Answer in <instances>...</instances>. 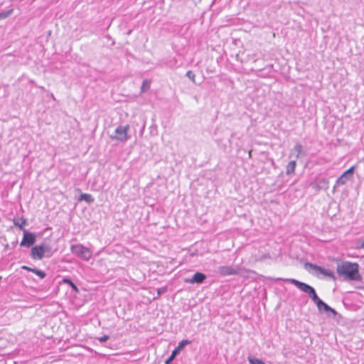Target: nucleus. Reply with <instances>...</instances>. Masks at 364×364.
<instances>
[{"mask_svg": "<svg viewBox=\"0 0 364 364\" xmlns=\"http://www.w3.org/2000/svg\"><path fill=\"white\" fill-rule=\"evenodd\" d=\"M191 343V341L189 340H182L178 343V346L171 352V355L167 358L165 361V364H171V363L175 359L178 353L184 348V347L187 345Z\"/></svg>", "mask_w": 364, "mask_h": 364, "instance_id": "obj_7", "label": "nucleus"}, {"mask_svg": "<svg viewBox=\"0 0 364 364\" xmlns=\"http://www.w3.org/2000/svg\"><path fill=\"white\" fill-rule=\"evenodd\" d=\"M359 248L364 249V240L362 241L361 244L360 245Z\"/></svg>", "mask_w": 364, "mask_h": 364, "instance_id": "obj_28", "label": "nucleus"}, {"mask_svg": "<svg viewBox=\"0 0 364 364\" xmlns=\"http://www.w3.org/2000/svg\"><path fill=\"white\" fill-rule=\"evenodd\" d=\"M62 282L69 285L71 287L72 290L74 291L75 292L77 293L79 291L77 285L70 278L63 277L62 279Z\"/></svg>", "mask_w": 364, "mask_h": 364, "instance_id": "obj_18", "label": "nucleus"}, {"mask_svg": "<svg viewBox=\"0 0 364 364\" xmlns=\"http://www.w3.org/2000/svg\"><path fill=\"white\" fill-rule=\"evenodd\" d=\"M354 170L355 166H351L350 168H348L347 171L343 173V174L337 178L336 181V185L342 186L346 184L353 177Z\"/></svg>", "mask_w": 364, "mask_h": 364, "instance_id": "obj_8", "label": "nucleus"}, {"mask_svg": "<svg viewBox=\"0 0 364 364\" xmlns=\"http://www.w3.org/2000/svg\"><path fill=\"white\" fill-rule=\"evenodd\" d=\"M206 279L207 276L204 273L197 272L191 277L186 278L184 282L187 284H201Z\"/></svg>", "mask_w": 364, "mask_h": 364, "instance_id": "obj_9", "label": "nucleus"}, {"mask_svg": "<svg viewBox=\"0 0 364 364\" xmlns=\"http://www.w3.org/2000/svg\"><path fill=\"white\" fill-rule=\"evenodd\" d=\"M311 186L316 191H320L321 189L326 190L328 188V181L326 178H318L315 183L311 184Z\"/></svg>", "mask_w": 364, "mask_h": 364, "instance_id": "obj_12", "label": "nucleus"}, {"mask_svg": "<svg viewBox=\"0 0 364 364\" xmlns=\"http://www.w3.org/2000/svg\"><path fill=\"white\" fill-rule=\"evenodd\" d=\"M186 76L188 77L193 83H196V75L192 70L187 71Z\"/></svg>", "mask_w": 364, "mask_h": 364, "instance_id": "obj_23", "label": "nucleus"}, {"mask_svg": "<svg viewBox=\"0 0 364 364\" xmlns=\"http://www.w3.org/2000/svg\"><path fill=\"white\" fill-rule=\"evenodd\" d=\"M294 151L296 152V159H299L303 151V146L300 144H297L294 147Z\"/></svg>", "mask_w": 364, "mask_h": 364, "instance_id": "obj_20", "label": "nucleus"}, {"mask_svg": "<svg viewBox=\"0 0 364 364\" xmlns=\"http://www.w3.org/2000/svg\"><path fill=\"white\" fill-rule=\"evenodd\" d=\"M247 360L250 364H265L261 359L252 356H248Z\"/></svg>", "mask_w": 364, "mask_h": 364, "instance_id": "obj_21", "label": "nucleus"}, {"mask_svg": "<svg viewBox=\"0 0 364 364\" xmlns=\"http://www.w3.org/2000/svg\"><path fill=\"white\" fill-rule=\"evenodd\" d=\"M167 291V287H162L157 289L158 296H161V294L166 293Z\"/></svg>", "mask_w": 364, "mask_h": 364, "instance_id": "obj_24", "label": "nucleus"}, {"mask_svg": "<svg viewBox=\"0 0 364 364\" xmlns=\"http://www.w3.org/2000/svg\"><path fill=\"white\" fill-rule=\"evenodd\" d=\"M339 276H343L345 280L360 282L362 276L359 273V265L356 262L345 261L338 264L336 267Z\"/></svg>", "mask_w": 364, "mask_h": 364, "instance_id": "obj_1", "label": "nucleus"}, {"mask_svg": "<svg viewBox=\"0 0 364 364\" xmlns=\"http://www.w3.org/2000/svg\"><path fill=\"white\" fill-rule=\"evenodd\" d=\"M189 28V26H186V25H184L181 27V30H183L185 29V31L186 32Z\"/></svg>", "mask_w": 364, "mask_h": 364, "instance_id": "obj_27", "label": "nucleus"}, {"mask_svg": "<svg viewBox=\"0 0 364 364\" xmlns=\"http://www.w3.org/2000/svg\"><path fill=\"white\" fill-rule=\"evenodd\" d=\"M39 245L42 247V250L46 255V257L50 258L51 256H53L54 251L53 250L50 243L44 241Z\"/></svg>", "mask_w": 364, "mask_h": 364, "instance_id": "obj_15", "label": "nucleus"}, {"mask_svg": "<svg viewBox=\"0 0 364 364\" xmlns=\"http://www.w3.org/2000/svg\"><path fill=\"white\" fill-rule=\"evenodd\" d=\"M149 88V85L146 82V80H144L142 85H141V92H145Z\"/></svg>", "mask_w": 364, "mask_h": 364, "instance_id": "obj_25", "label": "nucleus"}, {"mask_svg": "<svg viewBox=\"0 0 364 364\" xmlns=\"http://www.w3.org/2000/svg\"><path fill=\"white\" fill-rule=\"evenodd\" d=\"M21 268L22 269L27 270L28 272L34 273L41 279H44L46 277V273L44 271L38 269L37 268H33L26 265L21 266Z\"/></svg>", "mask_w": 364, "mask_h": 364, "instance_id": "obj_14", "label": "nucleus"}, {"mask_svg": "<svg viewBox=\"0 0 364 364\" xmlns=\"http://www.w3.org/2000/svg\"><path fill=\"white\" fill-rule=\"evenodd\" d=\"M109 336L104 335L103 336L99 338L98 340L100 341V342L104 343V342L107 341L109 339Z\"/></svg>", "mask_w": 364, "mask_h": 364, "instance_id": "obj_26", "label": "nucleus"}, {"mask_svg": "<svg viewBox=\"0 0 364 364\" xmlns=\"http://www.w3.org/2000/svg\"><path fill=\"white\" fill-rule=\"evenodd\" d=\"M12 12H13L12 9L7 11L0 12V19L1 20V19H5V18H8L9 16H11Z\"/></svg>", "mask_w": 364, "mask_h": 364, "instance_id": "obj_22", "label": "nucleus"}, {"mask_svg": "<svg viewBox=\"0 0 364 364\" xmlns=\"http://www.w3.org/2000/svg\"><path fill=\"white\" fill-rule=\"evenodd\" d=\"M14 224L15 226L18 227L23 232V230H26L24 228V225L26 224V220L23 218L14 220Z\"/></svg>", "mask_w": 364, "mask_h": 364, "instance_id": "obj_19", "label": "nucleus"}, {"mask_svg": "<svg viewBox=\"0 0 364 364\" xmlns=\"http://www.w3.org/2000/svg\"><path fill=\"white\" fill-rule=\"evenodd\" d=\"M316 306L320 311H323L326 313H331L333 316L337 315V311L326 304L323 300L318 301Z\"/></svg>", "mask_w": 364, "mask_h": 364, "instance_id": "obj_13", "label": "nucleus"}, {"mask_svg": "<svg viewBox=\"0 0 364 364\" xmlns=\"http://www.w3.org/2000/svg\"><path fill=\"white\" fill-rule=\"evenodd\" d=\"M23 238L21 241L20 245L27 248L32 247L36 242V234L28 231V230H23Z\"/></svg>", "mask_w": 364, "mask_h": 364, "instance_id": "obj_5", "label": "nucleus"}, {"mask_svg": "<svg viewBox=\"0 0 364 364\" xmlns=\"http://www.w3.org/2000/svg\"><path fill=\"white\" fill-rule=\"evenodd\" d=\"M309 265L314 269H315L316 272H319L320 274H321L326 277H328L331 279H333L334 280L336 279L335 274L333 271H331L328 269H325L322 267H320V266H318V265L314 264H309Z\"/></svg>", "mask_w": 364, "mask_h": 364, "instance_id": "obj_11", "label": "nucleus"}, {"mask_svg": "<svg viewBox=\"0 0 364 364\" xmlns=\"http://www.w3.org/2000/svg\"><path fill=\"white\" fill-rule=\"evenodd\" d=\"M30 256L34 260H41L43 257H46L42 247L39 245L31 247Z\"/></svg>", "mask_w": 364, "mask_h": 364, "instance_id": "obj_10", "label": "nucleus"}, {"mask_svg": "<svg viewBox=\"0 0 364 364\" xmlns=\"http://www.w3.org/2000/svg\"><path fill=\"white\" fill-rule=\"evenodd\" d=\"M70 251L73 255L85 261H88L92 255V251L82 244L72 245Z\"/></svg>", "mask_w": 364, "mask_h": 364, "instance_id": "obj_3", "label": "nucleus"}, {"mask_svg": "<svg viewBox=\"0 0 364 364\" xmlns=\"http://www.w3.org/2000/svg\"><path fill=\"white\" fill-rule=\"evenodd\" d=\"M239 267L237 266H220L217 272L223 277L237 275L239 273Z\"/></svg>", "mask_w": 364, "mask_h": 364, "instance_id": "obj_6", "label": "nucleus"}, {"mask_svg": "<svg viewBox=\"0 0 364 364\" xmlns=\"http://www.w3.org/2000/svg\"><path fill=\"white\" fill-rule=\"evenodd\" d=\"M129 130V125L126 126H118L114 131V134L111 135L110 138L112 140L119 141L121 142L127 141L130 136L128 134Z\"/></svg>", "mask_w": 364, "mask_h": 364, "instance_id": "obj_4", "label": "nucleus"}, {"mask_svg": "<svg viewBox=\"0 0 364 364\" xmlns=\"http://www.w3.org/2000/svg\"><path fill=\"white\" fill-rule=\"evenodd\" d=\"M78 200H80V201L84 200V201L87 202L88 204H91L95 202V198L91 194L82 193L80 196Z\"/></svg>", "mask_w": 364, "mask_h": 364, "instance_id": "obj_17", "label": "nucleus"}, {"mask_svg": "<svg viewBox=\"0 0 364 364\" xmlns=\"http://www.w3.org/2000/svg\"><path fill=\"white\" fill-rule=\"evenodd\" d=\"M274 281H285L287 282H289L294 286H296L299 290L301 291L306 293L308 294V296L311 299V300L317 304L318 303V301H321V299L318 296L315 289L309 285L308 284H306L304 282H300L299 280H296L295 279H282V278H275L273 279Z\"/></svg>", "mask_w": 364, "mask_h": 364, "instance_id": "obj_2", "label": "nucleus"}, {"mask_svg": "<svg viewBox=\"0 0 364 364\" xmlns=\"http://www.w3.org/2000/svg\"><path fill=\"white\" fill-rule=\"evenodd\" d=\"M296 166V160L290 161L287 166V168H286L287 175L291 176V175L294 174Z\"/></svg>", "mask_w": 364, "mask_h": 364, "instance_id": "obj_16", "label": "nucleus"}]
</instances>
